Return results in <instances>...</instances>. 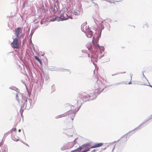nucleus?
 <instances>
[{
  "label": "nucleus",
  "mask_w": 152,
  "mask_h": 152,
  "mask_svg": "<svg viewBox=\"0 0 152 152\" xmlns=\"http://www.w3.org/2000/svg\"><path fill=\"white\" fill-rule=\"evenodd\" d=\"M35 59L37 60L39 62V63L41 65L42 64V61H41L40 60V59L39 58V57H38L37 56H35Z\"/></svg>",
  "instance_id": "9b49d317"
},
{
  "label": "nucleus",
  "mask_w": 152,
  "mask_h": 152,
  "mask_svg": "<svg viewBox=\"0 0 152 152\" xmlns=\"http://www.w3.org/2000/svg\"><path fill=\"white\" fill-rule=\"evenodd\" d=\"M94 94V92L93 93L91 94L90 95H85L82 98V100L83 102H86L88 100L89 97L92 96Z\"/></svg>",
  "instance_id": "423d86ee"
},
{
  "label": "nucleus",
  "mask_w": 152,
  "mask_h": 152,
  "mask_svg": "<svg viewBox=\"0 0 152 152\" xmlns=\"http://www.w3.org/2000/svg\"><path fill=\"white\" fill-rule=\"evenodd\" d=\"M16 99L18 101H19V99H18V94H16Z\"/></svg>",
  "instance_id": "6ab92c4d"
},
{
  "label": "nucleus",
  "mask_w": 152,
  "mask_h": 152,
  "mask_svg": "<svg viewBox=\"0 0 152 152\" xmlns=\"http://www.w3.org/2000/svg\"><path fill=\"white\" fill-rule=\"evenodd\" d=\"M96 39H93V40L92 41V42H93V44L94 43V40H96Z\"/></svg>",
  "instance_id": "5701e85b"
},
{
  "label": "nucleus",
  "mask_w": 152,
  "mask_h": 152,
  "mask_svg": "<svg viewBox=\"0 0 152 152\" xmlns=\"http://www.w3.org/2000/svg\"><path fill=\"white\" fill-rule=\"evenodd\" d=\"M69 113H71L72 112V113H73V115H75V111H72V110H71L69 111Z\"/></svg>",
  "instance_id": "aec40b11"
},
{
  "label": "nucleus",
  "mask_w": 152,
  "mask_h": 152,
  "mask_svg": "<svg viewBox=\"0 0 152 152\" xmlns=\"http://www.w3.org/2000/svg\"><path fill=\"white\" fill-rule=\"evenodd\" d=\"M26 1L27 2L28 1H29L30 2H32L33 1V0H26Z\"/></svg>",
  "instance_id": "b1692460"
},
{
  "label": "nucleus",
  "mask_w": 152,
  "mask_h": 152,
  "mask_svg": "<svg viewBox=\"0 0 152 152\" xmlns=\"http://www.w3.org/2000/svg\"><path fill=\"white\" fill-rule=\"evenodd\" d=\"M103 144L104 143L102 142L96 143L93 146L91 147L90 148H94L100 147L102 146L103 145Z\"/></svg>",
  "instance_id": "6e6552de"
},
{
  "label": "nucleus",
  "mask_w": 152,
  "mask_h": 152,
  "mask_svg": "<svg viewBox=\"0 0 152 152\" xmlns=\"http://www.w3.org/2000/svg\"><path fill=\"white\" fill-rule=\"evenodd\" d=\"M4 147H3V148H1L0 149V152H5V151L4 150Z\"/></svg>",
  "instance_id": "2eb2a0df"
},
{
  "label": "nucleus",
  "mask_w": 152,
  "mask_h": 152,
  "mask_svg": "<svg viewBox=\"0 0 152 152\" xmlns=\"http://www.w3.org/2000/svg\"><path fill=\"white\" fill-rule=\"evenodd\" d=\"M102 48L103 50H104V47H102Z\"/></svg>",
  "instance_id": "a878e982"
},
{
  "label": "nucleus",
  "mask_w": 152,
  "mask_h": 152,
  "mask_svg": "<svg viewBox=\"0 0 152 152\" xmlns=\"http://www.w3.org/2000/svg\"><path fill=\"white\" fill-rule=\"evenodd\" d=\"M18 131L19 132H21V130L20 129H19Z\"/></svg>",
  "instance_id": "bb28decb"
},
{
  "label": "nucleus",
  "mask_w": 152,
  "mask_h": 152,
  "mask_svg": "<svg viewBox=\"0 0 152 152\" xmlns=\"http://www.w3.org/2000/svg\"><path fill=\"white\" fill-rule=\"evenodd\" d=\"M50 9H51V11L53 12V13H55L56 12V9H55V7H54V8L52 7Z\"/></svg>",
  "instance_id": "f8f14e48"
},
{
  "label": "nucleus",
  "mask_w": 152,
  "mask_h": 152,
  "mask_svg": "<svg viewBox=\"0 0 152 152\" xmlns=\"http://www.w3.org/2000/svg\"><path fill=\"white\" fill-rule=\"evenodd\" d=\"M23 101L24 103L25 104L27 101V98L26 97H23Z\"/></svg>",
  "instance_id": "4468645a"
},
{
  "label": "nucleus",
  "mask_w": 152,
  "mask_h": 152,
  "mask_svg": "<svg viewBox=\"0 0 152 152\" xmlns=\"http://www.w3.org/2000/svg\"><path fill=\"white\" fill-rule=\"evenodd\" d=\"M96 151V150L95 149H94L91 152H94Z\"/></svg>",
  "instance_id": "393cba45"
},
{
  "label": "nucleus",
  "mask_w": 152,
  "mask_h": 152,
  "mask_svg": "<svg viewBox=\"0 0 152 152\" xmlns=\"http://www.w3.org/2000/svg\"><path fill=\"white\" fill-rule=\"evenodd\" d=\"M94 21L95 23V24L97 25H98V21L96 19H94Z\"/></svg>",
  "instance_id": "a211bd4d"
},
{
  "label": "nucleus",
  "mask_w": 152,
  "mask_h": 152,
  "mask_svg": "<svg viewBox=\"0 0 152 152\" xmlns=\"http://www.w3.org/2000/svg\"><path fill=\"white\" fill-rule=\"evenodd\" d=\"M149 25L147 23H145L143 26V27H146L147 28H148L149 27Z\"/></svg>",
  "instance_id": "ddd939ff"
},
{
  "label": "nucleus",
  "mask_w": 152,
  "mask_h": 152,
  "mask_svg": "<svg viewBox=\"0 0 152 152\" xmlns=\"http://www.w3.org/2000/svg\"><path fill=\"white\" fill-rule=\"evenodd\" d=\"M61 16L63 17L62 18L61 17H55V18H53L51 20V21H54L56 20L59 21L60 20L63 21L64 20H66L67 19L68 15L65 12H63L61 14Z\"/></svg>",
  "instance_id": "20e7f679"
},
{
  "label": "nucleus",
  "mask_w": 152,
  "mask_h": 152,
  "mask_svg": "<svg viewBox=\"0 0 152 152\" xmlns=\"http://www.w3.org/2000/svg\"><path fill=\"white\" fill-rule=\"evenodd\" d=\"M75 152V150H73V151H71V152Z\"/></svg>",
  "instance_id": "c85d7f7f"
},
{
  "label": "nucleus",
  "mask_w": 152,
  "mask_h": 152,
  "mask_svg": "<svg viewBox=\"0 0 152 152\" xmlns=\"http://www.w3.org/2000/svg\"><path fill=\"white\" fill-rule=\"evenodd\" d=\"M15 34L17 37L16 38H23L24 35V34L22 33V29L20 27L15 29Z\"/></svg>",
  "instance_id": "7ed1b4c3"
},
{
  "label": "nucleus",
  "mask_w": 152,
  "mask_h": 152,
  "mask_svg": "<svg viewBox=\"0 0 152 152\" xmlns=\"http://www.w3.org/2000/svg\"><path fill=\"white\" fill-rule=\"evenodd\" d=\"M98 45L99 47V45Z\"/></svg>",
  "instance_id": "2f4dec72"
},
{
  "label": "nucleus",
  "mask_w": 152,
  "mask_h": 152,
  "mask_svg": "<svg viewBox=\"0 0 152 152\" xmlns=\"http://www.w3.org/2000/svg\"><path fill=\"white\" fill-rule=\"evenodd\" d=\"M111 21V20L109 19L107 20L104 21V24L105 26V27L107 29L110 31V24L108 22V21L110 22Z\"/></svg>",
  "instance_id": "0eeeda50"
},
{
  "label": "nucleus",
  "mask_w": 152,
  "mask_h": 152,
  "mask_svg": "<svg viewBox=\"0 0 152 152\" xmlns=\"http://www.w3.org/2000/svg\"><path fill=\"white\" fill-rule=\"evenodd\" d=\"M12 131H14L16 132V128H15L13 129L12 130Z\"/></svg>",
  "instance_id": "4be33fe9"
},
{
  "label": "nucleus",
  "mask_w": 152,
  "mask_h": 152,
  "mask_svg": "<svg viewBox=\"0 0 152 152\" xmlns=\"http://www.w3.org/2000/svg\"><path fill=\"white\" fill-rule=\"evenodd\" d=\"M90 149V148H89L88 149H87L85 151H82V152H86L89 151V150Z\"/></svg>",
  "instance_id": "412c9836"
},
{
  "label": "nucleus",
  "mask_w": 152,
  "mask_h": 152,
  "mask_svg": "<svg viewBox=\"0 0 152 152\" xmlns=\"http://www.w3.org/2000/svg\"><path fill=\"white\" fill-rule=\"evenodd\" d=\"M12 138L13 140H15V141H17L18 140V137L17 138H15V137H14L12 136Z\"/></svg>",
  "instance_id": "dca6fc26"
},
{
  "label": "nucleus",
  "mask_w": 152,
  "mask_h": 152,
  "mask_svg": "<svg viewBox=\"0 0 152 152\" xmlns=\"http://www.w3.org/2000/svg\"><path fill=\"white\" fill-rule=\"evenodd\" d=\"M40 23L41 24H43V22H42V21H41L40 22Z\"/></svg>",
  "instance_id": "cd10ccee"
},
{
  "label": "nucleus",
  "mask_w": 152,
  "mask_h": 152,
  "mask_svg": "<svg viewBox=\"0 0 152 152\" xmlns=\"http://www.w3.org/2000/svg\"><path fill=\"white\" fill-rule=\"evenodd\" d=\"M80 13L79 11L78 10H75L73 12V14L76 15H79Z\"/></svg>",
  "instance_id": "9d476101"
},
{
  "label": "nucleus",
  "mask_w": 152,
  "mask_h": 152,
  "mask_svg": "<svg viewBox=\"0 0 152 152\" xmlns=\"http://www.w3.org/2000/svg\"><path fill=\"white\" fill-rule=\"evenodd\" d=\"M34 32V31H31V32L29 35V37H30V38H32V35H33Z\"/></svg>",
  "instance_id": "f3484780"
},
{
  "label": "nucleus",
  "mask_w": 152,
  "mask_h": 152,
  "mask_svg": "<svg viewBox=\"0 0 152 152\" xmlns=\"http://www.w3.org/2000/svg\"><path fill=\"white\" fill-rule=\"evenodd\" d=\"M87 24L86 22L83 23L81 26V29L83 32L85 33L88 37L90 38L92 36L93 32L90 30L89 26Z\"/></svg>",
  "instance_id": "f257e3e1"
},
{
  "label": "nucleus",
  "mask_w": 152,
  "mask_h": 152,
  "mask_svg": "<svg viewBox=\"0 0 152 152\" xmlns=\"http://www.w3.org/2000/svg\"><path fill=\"white\" fill-rule=\"evenodd\" d=\"M30 42H31V39H30Z\"/></svg>",
  "instance_id": "c756f323"
},
{
  "label": "nucleus",
  "mask_w": 152,
  "mask_h": 152,
  "mask_svg": "<svg viewBox=\"0 0 152 152\" xmlns=\"http://www.w3.org/2000/svg\"><path fill=\"white\" fill-rule=\"evenodd\" d=\"M86 147V145H83L78 148H77V149L74 150L75 151H76L79 150V151H81V150H82L83 149H84L85 147Z\"/></svg>",
  "instance_id": "1a4fd4ad"
},
{
  "label": "nucleus",
  "mask_w": 152,
  "mask_h": 152,
  "mask_svg": "<svg viewBox=\"0 0 152 152\" xmlns=\"http://www.w3.org/2000/svg\"><path fill=\"white\" fill-rule=\"evenodd\" d=\"M150 86L152 88V86Z\"/></svg>",
  "instance_id": "7c9ffc66"
},
{
  "label": "nucleus",
  "mask_w": 152,
  "mask_h": 152,
  "mask_svg": "<svg viewBox=\"0 0 152 152\" xmlns=\"http://www.w3.org/2000/svg\"><path fill=\"white\" fill-rule=\"evenodd\" d=\"M20 44L21 42L18 39H14L11 43V46L14 48L18 49L19 48V45Z\"/></svg>",
  "instance_id": "39448f33"
},
{
  "label": "nucleus",
  "mask_w": 152,
  "mask_h": 152,
  "mask_svg": "<svg viewBox=\"0 0 152 152\" xmlns=\"http://www.w3.org/2000/svg\"><path fill=\"white\" fill-rule=\"evenodd\" d=\"M104 21H101L100 23V29H97L96 31L95 34H94V36L92 38H99L101 37L102 31L104 28Z\"/></svg>",
  "instance_id": "f03ea898"
}]
</instances>
